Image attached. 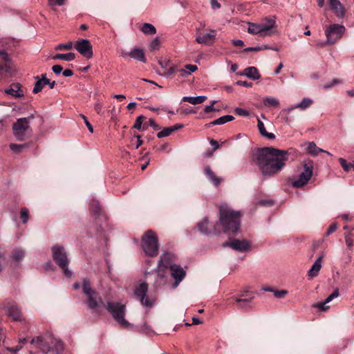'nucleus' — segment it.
<instances>
[{
	"mask_svg": "<svg viewBox=\"0 0 354 354\" xmlns=\"http://www.w3.org/2000/svg\"><path fill=\"white\" fill-rule=\"evenodd\" d=\"M341 83H342L341 80H339L338 79H334L330 82L326 83L324 85H323V88L328 89V88H330L332 86H333L336 84H341Z\"/></svg>",
	"mask_w": 354,
	"mask_h": 354,
	"instance_id": "8fccbe9b",
	"label": "nucleus"
},
{
	"mask_svg": "<svg viewBox=\"0 0 354 354\" xmlns=\"http://www.w3.org/2000/svg\"><path fill=\"white\" fill-rule=\"evenodd\" d=\"M263 102L266 106L277 107L279 105V100L275 97H266L263 100Z\"/></svg>",
	"mask_w": 354,
	"mask_h": 354,
	"instance_id": "79ce46f5",
	"label": "nucleus"
},
{
	"mask_svg": "<svg viewBox=\"0 0 354 354\" xmlns=\"http://www.w3.org/2000/svg\"><path fill=\"white\" fill-rule=\"evenodd\" d=\"M185 68L187 69V71L188 72H190V74H191L192 72H194L195 71H196L198 68H197L196 65L187 64L185 66Z\"/></svg>",
	"mask_w": 354,
	"mask_h": 354,
	"instance_id": "0e129e2a",
	"label": "nucleus"
},
{
	"mask_svg": "<svg viewBox=\"0 0 354 354\" xmlns=\"http://www.w3.org/2000/svg\"><path fill=\"white\" fill-rule=\"evenodd\" d=\"M288 159V151L271 147L258 149L253 158L262 174L266 176H274L281 171Z\"/></svg>",
	"mask_w": 354,
	"mask_h": 354,
	"instance_id": "f257e3e1",
	"label": "nucleus"
},
{
	"mask_svg": "<svg viewBox=\"0 0 354 354\" xmlns=\"http://www.w3.org/2000/svg\"><path fill=\"white\" fill-rule=\"evenodd\" d=\"M75 58V55L73 53H58L54 55L52 59H62L66 61H72Z\"/></svg>",
	"mask_w": 354,
	"mask_h": 354,
	"instance_id": "e433bc0d",
	"label": "nucleus"
},
{
	"mask_svg": "<svg viewBox=\"0 0 354 354\" xmlns=\"http://www.w3.org/2000/svg\"><path fill=\"white\" fill-rule=\"evenodd\" d=\"M81 117L82 118V119L84 120V122L85 123V124L86 125L88 131L91 132V133H93V126L91 124V123L88 121L87 118L86 116H84V115H82Z\"/></svg>",
	"mask_w": 354,
	"mask_h": 354,
	"instance_id": "4d7b16f0",
	"label": "nucleus"
},
{
	"mask_svg": "<svg viewBox=\"0 0 354 354\" xmlns=\"http://www.w3.org/2000/svg\"><path fill=\"white\" fill-rule=\"evenodd\" d=\"M243 74L253 80H259L261 77L257 68L254 66H249L245 68Z\"/></svg>",
	"mask_w": 354,
	"mask_h": 354,
	"instance_id": "bb28decb",
	"label": "nucleus"
},
{
	"mask_svg": "<svg viewBox=\"0 0 354 354\" xmlns=\"http://www.w3.org/2000/svg\"><path fill=\"white\" fill-rule=\"evenodd\" d=\"M236 84L237 85H239V86H244V87H251L252 85V82H247V81H242V80H239V81L236 82Z\"/></svg>",
	"mask_w": 354,
	"mask_h": 354,
	"instance_id": "052dcab7",
	"label": "nucleus"
},
{
	"mask_svg": "<svg viewBox=\"0 0 354 354\" xmlns=\"http://www.w3.org/2000/svg\"><path fill=\"white\" fill-rule=\"evenodd\" d=\"M6 308L8 315L11 317L14 320L21 321L22 319L21 310L15 302H8Z\"/></svg>",
	"mask_w": 354,
	"mask_h": 354,
	"instance_id": "2eb2a0df",
	"label": "nucleus"
},
{
	"mask_svg": "<svg viewBox=\"0 0 354 354\" xmlns=\"http://www.w3.org/2000/svg\"><path fill=\"white\" fill-rule=\"evenodd\" d=\"M205 173L207 178L214 185H218L221 183V179L216 176L211 168L208 166L205 169Z\"/></svg>",
	"mask_w": 354,
	"mask_h": 354,
	"instance_id": "473e14b6",
	"label": "nucleus"
},
{
	"mask_svg": "<svg viewBox=\"0 0 354 354\" xmlns=\"http://www.w3.org/2000/svg\"><path fill=\"white\" fill-rule=\"evenodd\" d=\"M90 212L93 215H99L101 212L100 203L97 201L92 200L90 203Z\"/></svg>",
	"mask_w": 354,
	"mask_h": 354,
	"instance_id": "ea45409f",
	"label": "nucleus"
},
{
	"mask_svg": "<svg viewBox=\"0 0 354 354\" xmlns=\"http://www.w3.org/2000/svg\"><path fill=\"white\" fill-rule=\"evenodd\" d=\"M346 28L344 26L333 24L326 27V44L333 45L343 36Z\"/></svg>",
	"mask_w": 354,
	"mask_h": 354,
	"instance_id": "0eeeda50",
	"label": "nucleus"
},
{
	"mask_svg": "<svg viewBox=\"0 0 354 354\" xmlns=\"http://www.w3.org/2000/svg\"><path fill=\"white\" fill-rule=\"evenodd\" d=\"M174 73V68L173 67H169V68H166L165 71L163 73L164 76H169Z\"/></svg>",
	"mask_w": 354,
	"mask_h": 354,
	"instance_id": "774afa93",
	"label": "nucleus"
},
{
	"mask_svg": "<svg viewBox=\"0 0 354 354\" xmlns=\"http://www.w3.org/2000/svg\"><path fill=\"white\" fill-rule=\"evenodd\" d=\"M30 146L29 143L25 144H10V148L15 152H21L25 148H28Z\"/></svg>",
	"mask_w": 354,
	"mask_h": 354,
	"instance_id": "37998d69",
	"label": "nucleus"
},
{
	"mask_svg": "<svg viewBox=\"0 0 354 354\" xmlns=\"http://www.w3.org/2000/svg\"><path fill=\"white\" fill-rule=\"evenodd\" d=\"M20 214H21V218L23 220V223H27V221L28 220V209L26 207H24L21 209Z\"/></svg>",
	"mask_w": 354,
	"mask_h": 354,
	"instance_id": "09e8293b",
	"label": "nucleus"
},
{
	"mask_svg": "<svg viewBox=\"0 0 354 354\" xmlns=\"http://www.w3.org/2000/svg\"><path fill=\"white\" fill-rule=\"evenodd\" d=\"M148 285L147 283H141L134 289L135 297L139 300L143 306L152 307L154 300L147 296Z\"/></svg>",
	"mask_w": 354,
	"mask_h": 354,
	"instance_id": "6e6552de",
	"label": "nucleus"
},
{
	"mask_svg": "<svg viewBox=\"0 0 354 354\" xmlns=\"http://www.w3.org/2000/svg\"><path fill=\"white\" fill-rule=\"evenodd\" d=\"M142 247L145 254L150 257H155L158 253V242L156 233L147 230L142 237Z\"/></svg>",
	"mask_w": 354,
	"mask_h": 354,
	"instance_id": "39448f33",
	"label": "nucleus"
},
{
	"mask_svg": "<svg viewBox=\"0 0 354 354\" xmlns=\"http://www.w3.org/2000/svg\"><path fill=\"white\" fill-rule=\"evenodd\" d=\"M160 46V40L158 37L154 38L151 44H150V48L153 50H158Z\"/></svg>",
	"mask_w": 354,
	"mask_h": 354,
	"instance_id": "3c124183",
	"label": "nucleus"
},
{
	"mask_svg": "<svg viewBox=\"0 0 354 354\" xmlns=\"http://www.w3.org/2000/svg\"><path fill=\"white\" fill-rule=\"evenodd\" d=\"M248 32L252 35H260L262 36V29L259 24L248 23Z\"/></svg>",
	"mask_w": 354,
	"mask_h": 354,
	"instance_id": "f704fd0d",
	"label": "nucleus"
},
{
	"mask_svg": "<svg viewBox=\"0 0 354 354\" xmlns=\"http://www.w3.org/2000/svg\"><path fill=\"white\" fill-rule=\"evenodd\" d=\"M275 20L273 18L266 19V22L261 23L260 26L262 29V36H270L274 33L273 28L275 27Z\"/></svg>",
	"mask_w": 354,
	"mask_h": 354,
	"instance_id": "f3484780",
	"label": "nucleus"
},
{
	"mask_svg": "<svg viewBox=\"0 0 354 354\" xmlns=\"http://www.w3.org/2000/svg\"><path fill=\"white\" fill-rule=\"evenodd\" d=\"M339 162L341 166L342 167L343 169L346 172H348L353 166V163L347 162V161L343 158H339Z\"/></svg>",
	"mask_w": 354,
	"mask_h": 354,
	"instance_id": "49530a36",
	"label": "nucleus"
},
{
	"mask_svg": "<svg viewBox=\"0 0 354 354\" xmlns=\"http://www.w3.org/2000/svg\"><path fill=\"white\" fill-rule=\"evenodd\" d=\"M31 344H36L43 352L46 353L53 351L56 354H61L64 347L62 341L56 339L51 335H46L44 337L38 336L31 340Z\"/></svg>",
	"mask_w": 354,
	"mask_h": 354,
	"instance_id": "7ed1b4c3",
	"label": "nucleus"
},
{
	"mask_svg": "<svg viewBox=\"0 0 354 354\" xmlns=\"http://www.w3.org/2000/svg\"><path fill=\"white\" fill-rule=\"evenodd\" d=\"M82 291L86 296H90L96 292L92 289L88 279H84L82 283Z\"/></svg>",
	"mask_w": 354,
	"mask_h": 354,
	"instance_id": "4c0bfd02",
	"label": "nucleus"
},
{
	"mask_svg": "<svg viewBox=\"0 0 354 354\" xmlns=\"http://www.w3.org/2000/svg\"><path fill=\"white\" fill-rule=\"evenodd\" d=\"M313 166L312 164H304V170L299 175V178L291 180L290 183L294 187H301L310 179L313 175Z\"/></svg>",
	"mask_w": 354,
	"mask_h": 354,
	"instance_id": "1a4fd4ad",
	"label": "nucleus"
},
{
	"mask_svg": "<svg viewBox=\"0 0 354 354\" xmlns=\"http://www.w3.org/2000/svg\"><path fill=\"white\" fill-rule=\"evenodd\" d=\"M73 46V44L72 41H68L66 44H59L55 46V49L56 50H71Z\"/></svg>",
	"mask_w": 354,
	"mask_h": 354,
	"instance_id": "a18cd8bd",
	"label": "nucleus"
},
{
	"mask_svg": "<svg viewBox=\"0 0 354 354\" xmlns=\"http://www.w3.org/2000/svg\"><path fill=\"white\" fill-rule=\"evenodd\" d=\"M49 4L51 6H63L65 3V0H48Z\"/></svg>",
	"mask_w": 354,
	"mask_h": 354,
	"instance_id": "13d9d810",
	"label": "nucleus"
},
{
	"mask_svg": "<svg viewBox=\"0 0 354 354\" xmlns=\"http://www.w3.org/2000/svg\"><path fill=\"white\" fill-rule=\"evenodd\" d=\"M24 256L25 252L21 249L16 248L12 251V259L17 263H19L24 259Z\"/></svg>",
	"mask_w": 354,
	"mask_h": 354,
	"instance_id": "58836bf2",
	"label": "nucleus"
},
{
	"mask_svg": "<svg viewBox=\"0 0 354 354\" xmlns=\"http://www.w3.org/2000/svg\"><path fill=\"white\" fill-rule=\"evenodd\" d=\"M52 257L59 267L68 266L69 261L65 249L62 245H55L52 247Z\"/></svg>",
	"mask_w": 354,
	"mask_h": 354,
	"instance_id": "9d476101",
	"label": "nucleus"
},
{
	"mask_svg": "<svg viewBox=\"0 0 354 354\" xmlns=\"http://www.w3.org/2000/svg\"><path fill=\"white\" fill-rule=\"evenodd\" d=\"M5 93L15 97L24 96V92L19 84H12L9 88L5 90Z\"/></svg>",
	"mask_w": 354,
	"mask_h": 354,
	"instance_id": "393cba45",
	"label": "nucleus"
},
{
	"mask_svg": "<svg viewBox=\"0 0 354 354\" xmlns=\"http://www.w3.org/2000/svg\"><path fill=\"white\" fill-rule=\"evenodd\" d=\"M52 71H53V73L55 74L59 75L63 71V68H62V66L61 65L57 64V65H54L52 67Z\"/></svg>",
	"mask_w": 354,
	"mask_h": 354,
	"instance_id": "5fc2aeb1",
	"label": "nucleus"
},
{
	"mask_svg": "<svg viewBox=\"0 0 354 354\" xmlns=\"http://www.w3.org/2000/svg\"><path fill=\"white\" fill-rule=\"evenodd\" d=\"M106 308L121 326L128 328L130 326V324L124 318L126 311L124 304L117 302H108Z\"/></svg>",
	"mask_w": 354,
	"mask_h": 354,
	"instance_id": "423d86ee",
	"label": "nucleus"
},
{
	"mask_svg": "<svg viewBox=\"0 0 354 354\" xmlns=\"http://www.w3.org/2000/svg\"><path fill=\"white\" fill-rule=\"evenodd\" d=\"M210 3L212 9H218L221 8V4L216 0H210Z\"/></svg>",
	"mask_w": 354,
	"mask_h": 354,
	"instance_id": "338daca9",
	"label": "nucleus"
},
{
	"mask_svg": "<svg viewBox=\"0 0 354 354\" xmlns=\"http://www.w3.org/2000/svg\"><path fill=\"white\" fill-rule=\"evenodd\" d=\"M169 269L171 271V276L174 279V283L171 284L169 283L168 286L174 289L177 288L180 281L184 279L186 272L182 267L176 264L171 266Z\"/></svg>",
	"mask_w": 354,
	"mask_h": 354,
	"instance_id": "f8f14e48",
	"label": "nucleus"
},
{
	"mask_svg": "<svg viewBox=\"0 0 354 354\" xmlns=\"http://www.w3.org/2000/svg\"><path fill=\"white\" fill-rule=\"evenodd\" d=\"M198 228L202 234H205L217 232L215 225L213 224L209 225L207 218H204L198 223Z\"/></svg>",
	"mask_w": 354,
	"mask_h": 354,
	"instance_id": "6ab92c4d",
	"label": "nucleus"
},
{
	"mask_svg": "<svg viewBox=\"0 0 354 354\" xmlns=\"http://www.w3.org/2000/svg\"><path fill=\"white\" fill-rule=\"evenodd\" d=\"M235 113L241 116H248L249 115V113L246 110H244L241 108H236L235 109Z\"/></svg>",
	"mask_w": 354,
	"mask_h": 354,
	"instance_id": "6e6d98bb",
	"label": "nucleus"
},
{
	"mask_svg": "<svg viewBox=\"0 0 354 354\" xmlns=\"http://www.w3.org/2000/svg\"><path fill=\"white\" fill-rule=\"evenodd\" d=\"M234 119V116L231 115H225L220 117L219 118L214 120L209 124V126L212 125H221L226 122L232 121Z\"/></svg>",
	"mask_w": 354,
	"mask_h": 354,
	"instance_id": "72a5a7b5",
	"label": "nucleus"
},
{
	"mask_svg": "<svg viewBox=\"0 0 354 354\" xmlns=\"http://www.w3.org/2000/svg\"><path fill=\"white\" fill-rule=\"evenodd\" d=\"M129 56L138 61L146 62L144 51L140 48H133L131 52L123 54V57Z\"/></svg>",
	"mask_w": 354,
	"mask_h": 354,
	"instance_id": "b1692460",
	"label": "nucleus"
},
{
	"mask_svg": "<svg viewBox=\"0 0 354 354\" xmlns=\"http://www.w3.org/2000/svg\"><path fill=\"white\" fill-rule=\"evenodd\" d=\"M254 297L249 298L241 299L240 297L236 298V301L238 303V308H246L248 307V304L252 301Z\"/></svg>",
	"mask_w": 354,
	"mask_h": 354,
	"instance_id": "a19ab883",
	"label": "nucleus"
},
{
	"mask_svg": "<svg viewBox=\"0 0 354 354\" xmlns=\"http://www.w3.org/2000/svg\"><path fill=\"white\" fill-rule=\"evenodd\" d=\"M216 37V33L214 30H210L209 32L202 35L197 33L196 41L201 44L211 45L213 44Z\"/></svg>",
	"mask_w": 354,
	"mask_h": 354,
	"instance_id": "dca6fc26",
	"label": "nucleus"
},
{
	"mask_svg": "<svg viewBox=\"0 0 354 354\" xmlns=\"http://www.w3.org/2000/svg\"><path fill=\"white\" fill-rule=\"evenodd\" d=\"M141 31L145 35H155L156 29L153 25L149 23H145L140 28Z\"/></svg>",
	"mask_w": 354,
	"mask_h": 354,
	"instance_id": "c9c22d12",
	"label": "nucleus"
},
{
	"mask_svg": "<svg viewBox=\"0 0 354 354\" xmlns=\"http://www.w3.org/2000/svg\"><path fill=\"white\" fill-rule=\"evenodd\" d=\"M307 150L308 153H311L313 156H317L320 152H325L327 154L331 156V153L330 152L324 151L321 148H319L313 142H309L308 144Z\"/></svg>",
	"mask_w": 354,
	"mask_h": 354,
	"instance_id": "2f4dec72",
	"label": "nucleus"
},
{
	"mask_svg": "<svg viewBox=\"0 0 354 354\" xmlns=\"http://www.w3.org/2000/svg\"><path fill=\"white\" fill-rule=\"evenodd\" d=\"M158 270V275H157V277L155 280V286L156 287H160L162 286H164V285H166V284H169V283H167V279H166V276L165 274V270Z\"/></svg>",
	"mask_w": 354,
	"mask_h": 354,
	"instance_id": "c756f323",
	"label": "nucleus"
},
{
	"mask_svg": "<svg viewBox=\"0 0 354 354\" xmlns=\"http://www.w3.org/2000/svg\"><path fill=\"white\" fill-rule=\"evenodd\" d=\"M223 247H230L232 249L244 252L250 249V243L245 239H234L230 241H227L223 243Z\"/></svg>",
	"mask_w": 354,
	"mask_h": 354,
	"instance_id": "4468645a",
	"label": "nucleus"
},
{
	"mask_svg": "<svg viewBox=\"0 0 354 354\" xmlns=\"http://www.w3.org/2000/svg\"><path fill=\"white\" fill-rule=\"evenodd\" d=\"M257 127L262 136L266 137L270 140H273L275 138V136L274 133H268L266 131L264 124L261 120H258Z\"/></svg>",
	"mask_w": 354,
	"mask_h": 354,
	"instance_id": "7c9ffc66",
	"label": "nucleus"
},
{
	"mask_svg": "<svg viewBox=\"0 0 354 354\" xmlns=\"http://www.w3.org/2000/svg\"><path fill=\"white\" fill-rule=\"evenodd\" d=\"M35 118L33 114L26 118H21L12 124V132L17 140L24 141L32 136V129L30 125V122Z\"/></svg>",
	"mask_w": 354,
	"mask_h": 354,
	"instance_id": "20e7f679",
	"label": "nucleus"
},
{
	"mask_svg": "<svg viewBox=\"0 0 354 354\" xmlns=\"http://www.w3.org/2000/svg\"><path fill=\"white\" fill-rule=\"evenodd\" d=\"M59 268L62 269L66 277H72L73 272L68 270V266H65L64 267H59Z\"/></svg>",
	"mask_w": 354,
	"mask_h": 354,
	"instance_id": "bf43d9fd",
	"label": "nucleus"
},
{
	"mask_svg": "<svg viewBox=\"0 0 354 354\" xmlns=\"http://www.w3.org/2000/svg\"><path fill=\"white\" fill-rule=\"evenodd\" d=\"M216 102V101L214 100L212 102V104L210 105H208V106H205V109H204V111L205 113H209V112H212V111H217L214 107V104Z\"/></svg>",
	"mask_w": 354,
	"mask_h": 354,
	"instance_id": "603ef678",
	"label": "nucleus"
},
{
	"mask_svg": "<svg viewBox=\"0 0 354 354\" xmlns=\"http://www.w3.org/2000/svg\"><path fill=\"white\" fill-rule=\"evenodd\" d=\"M183 127V124H177L171 127H165L162 131H159L157 134L158 138H162L169 136L174 131L181 129Z\"/></svg>",
	"mask_w": 354,
	"mask_h": 354,
	"instance_id": "a878e982",
	"label": "nucleus"
},
{
	"mask_svg": "<svg viewBox=\"0 0 354 354\" xmlns=\"http://www.w3.org/2000/svg\"><path fill=\"white\" fill-rule=\"evenodd\" d=\"M207 99V97L205 95H199L196 97H183L182 100L183 102H187L191 103L192 104H199L204 102Z\"/></svg>",
	"mask_w": 354,
	"mask_h": 354,
	"instance_id": "c85d7f7f",
	"label": "nucleus"
},
{
	"mask_svg": "<svg viewBox=\"0 0 354 354\" xmlns=\"http://www.w3.org/2000/svg\"><path fill=\"white\" fill-rule=\"evenodd\" d=\"M75 48L84 57L91 59L93 57V48L89 40L80 39L77 41Z\"/></svg>",
	"mask_w": 354,
	"mask_h": 354,
	"instance_id": "9b49d317",
	"label": "nucleus"
},
{
	"mask_svg": "<svg viewBox=\"0 0 354 354\" xmlns=\"http://www.w3.org/2000/svg\"><path fill=\"white\" fill-rule=\"evenodd\" d=\"M312 104L313 100L311 99L304 97L299 103L292 105L290 107L283 109L281 111V115L284 116L286 121L288 122L290 120L289 114L292 111H293L295 109H300L301 110L304 111L307 108L310 106Z\"/></svg>",
	"mask_w": 354,
	"mask_h": 354,
	"instance_id": "ddd939ff",
	"label": "nucleus"
},
{
	"mask_svg": "<svg viewBox=\"0 0 354 354\" xmlns=\"http://www.w3.org/2000/svg\"><path fill=\"white\" fill-rule=\"evenodd\" d=\"M339 295V290L337 289L335 290L334 292L330 295L324 302H320L315 305V307L320 309L321 310L326 311L329 308L328 306H326L327 304L330 302L333 299L337 297Z\"/></svg>",
	"mask_w": 354,
	"mask_h": 354,
	"instance_id": "5701e85b",
	"label": "nucleus"
},
{
	"mask_svg": "<svg viewBox=\"0 0 354 354\" xmlns=\"http://www.w3.org/2000/svg\"><path fill=\"white\" fill-rule=\"evenodd\" d=\"M87 305L91 309L95 310L100 306V304L104 305L101 298L97 297V292L92 294L90 296H87Z\"/></svg>",
	"mask_w": 354,
	"mask_h": 354,
	"instance_id": "412c9836",
	"label": "nucleus"
},
{
	"mask_svg": "<svg viewBox=\"0 0 354 354\" xmlns=\"http://www.w3.org/2000/svg\"><path fill=\"white\" fill-rule=\"evenodd\" d=\"M35 79H37V81L35 83V86L33 88L32 92L34 93H38L42 90L43 87L46 84L45 82L39 81L38 76L35 77Z\"/></svg>",
	"mask_w": 354,
	"mask_h": 354,
	"instance_id": "c03bdc74",
	"label": "nucleus"
},
{
	"mask_svg": "<svg viewBox=\"0 0 354 354\" xmlns=\"http://www.w3.org/2000/svg\"><path fill=\"white\" fill-rule=\"evenodd\" d=\"M337 224L336 223H333L331 224L328 228L327 229V231L326 232V236H328L330 235V234L333 233L334 232H335V230H337Z\"/></svg>",
	"mask_w": 354,
	"mask_h": 354,
	"instance_id": "864d4df0",
	"label": "nucleus"
},
{
	"mask_svg": "<svg viewBox=\"0 0 354 354\" xmlns=\"http://www.w3.org/2000/svg\"><path fill=\"white\" fill-rule=\"evenodd\" d=\"M9 57L8 54L4 50H0V71L8 72L10 67L8 66Z\"/></svg>",
	"mask_w": 354,
	"mask_h": 354,
	"instance_id": "cd10ccee",
	"label": "nucleus"
},
{
	"mask_svg": "<svg viewBox=\"0 0 354 354\" xmlns=\"http://www.w3.org/2000/svg\"><path fill=\"white\" fill-rule=\"evenodd\" d=\"M172 255L170 253H164L161 255L160 258V261L157 267L158 270H165L169 268L171 266H173L172 263Z\"/></svg>",
	"mask_w": 354,
	"mask_h": 354,
	"instance_id": "aec40b11",
	"label": "nucleus"
},
{
	"mask_svg": "<svg viewBox=\"0 0 354 354\" xmlns=\"http://www.w3.org/2000/svg\"><path fill=\"white\" fill-rule=\"evenodd\" d=\"M144 119H145V116H143V115L138 116L136 118V122L133 124V128H135L138 130H141Z\"/></svg>",
	"mask_w": 354,
	"mask_h": 354,
	"instance_id": "de8ad7c7",
	"label": "nucleus"
},
{
	"mask_svg": "<svg viewBox=\"0 0 354 354\" xmlns=\"http://www.w3.org/2000/svg\"><path fill=\"white\" fill-rule=\"evenodd\" d=\"M240 218L239 212H235L227 207L220 208V223L225 233H236L240 227Z\"/></svg>",
	"mask_w": 354,
	"mask_h": 354,
	"instance_id": "f03ea898",
	"label": "nucleus"
},
{
	"mask_svg": "<svg viewBox=\"0 0 354 354\" xmlns=\"http://www.w3.org/2000/svg\"><path fill=\"white\" fill-rule=\"evenodd\" d=\"M324 255L322 254L316 259V261H315V263H313L311 268L309 270L308 272V275L309 277L313 278L317 276L322 268V259Z\"/></svg>",
	"mask_w": 354,
	"mask_h": 354,
	"instance_id": "4be33fe9",
	"label": "nucleus"
},
{
	"mask_svg": "<svg viewBox=\"0 0 354 354\" xmlns=\"http://www.w3.org/2000/svg\"><path fill=\"white\" fill-rule=\"evenodd\" d=\"M287 293V290L275 291L274 295L277 298H283Z\"/></svg>",
	"mask_w": 354,
	"mask_h": 354,
	"instance_id": "69168bd1",
	"label": "nucleus"
},
{
	"mask_svg": "<svg viewBox=\"0 0 354 354\" xmlns=\"http://www.w3.org/2000/svg\"><path fill=\"white\" fill-rule=\"evenodd\" d=\"M345 241H346V244L348 247L349 248H351L353 245V239L351 238L350 235L349 234H346L345 236Z\"/></svg>",
	"mask_w": 354,
	"mask_h": 354,
	"instance_id": "e2e57ef3",
	"label": "nucleus"
},
{
	"mask_svg": "<svg viewBox=\"0 0 354 354\" xmlns=\"http://www.w3.org/2000/svg\"><path fill=\"white\" fill-rule=\"evenodd\" d=\"M330 9L338 17H343L345 15L344 6L339 0H328Z\"/></svg>",
	"mask_w": 354,
	"mask_h": 354,
	"instance_id": "a211bd4d",
	"label": "nucleus"
},
{
	"mask_svg": "<svg viewBox=\"0 0 354 354\" xmlns=\"http://www.w3.org/2000/svg\"><path fill=\"white\" fill-rule=\"evenodd\" d=\"M149 125L151 127L153 128L154 130H158L160 129V127L159 125L156 122V121L152 119V118H150L149 120Z\"/></svg>",
	"mask_w": 354,
	"mask_h": 354,
	"instance_id": "680f3d73",
	"label": "nucleus"
}]
</instances>
